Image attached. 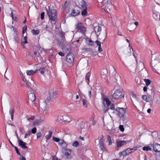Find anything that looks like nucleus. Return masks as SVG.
<instances>
[{
  "label": "nucleus",
  "mask_w": 160,
  "mask_h": 160,
  "mask_svg": "<svg viewBox=\"0 0 160 160\" xmlns=\"http://www.w3.org/2000/svg\"><path fill=\"white\" fill-rule=\"evenodd\" d=\"M102 4V8L105 11L110 10L112 6L111 0H97Z\"/></svg>",
  "instance_id": "1"
},
{
  "label": "nucleus",
  "mask_w": 160,
  "mask_h": 160,
  "mask_svg": "<svg viewBox=\"0 0 160 160\" xmlns=\"http://www.w3.org/2000/svg\"><path fill=\"white\" fill-rule=\"evenodd\" d=\"M124 94L120 90H118L115 91L112 95L110 97V98L112 102L120 99L122 98H124Z\"/></svg>",
  "instance_id": "2"
},
{
  "label": "nucleus",
  "mask_w": 160,
  "mask_h": 160,
  "mask_svg": "<svg viewBox=\"0 0 160 160\" xmlns=\"http://www.w3.org/2000/svg\"><path fill=\"white\" fill-rule=\"evenodd\" d=\"M48 15L49 16V20L51 21L52 24H55L56 23V19L57 18V11L55 9H52L50 11L47 10Z\"/></svg>",
  "instance_id": "3"
},
{
  "label": "nucleus",
  "mask_w": 160,
  "mask_h": 160,
  "mask_svg": "<svg viewBox=\"0 0 160 160\" xmlns=\"http://www.w3.org/2000/svg\"><path fill=\"white\" fill-rule=\"evenodd\" d=\"M151 65L153 67L154 72L160 74V61L158 59L152 61Z\"/></svg>",
  "instance_id": "4"
},
{
  "label": "nucleus",
  "mask_w": 160,
  "mask_h": 160,
  "mask_svg": "<svg viewBox=\"0 0 160 160\" xmlns=\"http://www.w3.org/2000/svg\"><path fill=\"white\" fill-rule=\"evenodd\" d=\"M115 111L117 112V115L120 118L124 116L126 112L125 109L119 107L115 109Z\"/></svg>",
  "instance_id": "5"
},
{
  "label": "nucleus",
  "mask_w": 160,
  "mask_h": 160,
  "mask_svg": "<svg viewBox=\"0 0 160 160\" xmlns=\"http://www.w3.org/2000/svg\"><path fill=\"white\" fill-rule=\"evenodd\" d=\"M74 57V55L72 53L68 54L66 56V60L71 65V64H72L73 62Z\"/></svg>",
  "instance_id": "6"
},
{
  "label": "nucleus",
  "mask_w": 160,
  "mask_h": 160,
  "mask_svg": "<svg viewBox=\"0 0 160 160\" xmlns=\"http://www.w3.org/2000/svg\"><path fill=\"white\" fill-rule=\"evenodd\" d=\"M77 5L81 9L87 8V4L83 0H78Z\"/></svg>",
  "instance_id": "7"
},
{
  "label": "nucleus",
  "mask_w": 160,
  "mask_h": 160,
  "mask_svg": "<svg viewBox=\"0 0 160 160\" xmlns=\"http://www.w3.org/2000/svg\"><path fill=\"white\" fill-rule=\"evenodd\" d=\"M76 28L78 31L82 32V33H84L86 32V28L81 22L78 23L76 25Z\"/></svg>",
  "instance_id": "8"
},
{
  "label": "nucleus",
  "mask_w": 160,
  "mask_h": 160,
  "mask_svg": "<svg viewBox=\"0 0 160 160\" xmlns=\"http://www.w3.org/2000/svg\"><path fill=\"white\" fill-rule=\"evenodd\" d=\"M97 140L98 141L99 147L103 151H105L106 150V149L104 145V140L103 138H100L96 139L95 142Z\"/></svg>",
  "instance_id": "9"
},
{
  "label": "nucleus",
  "mask_w": 160,
  "mask_h": 160,
  "mask_svg": "<svg viewBox=\"0 0 160 160\" xmlns=\"http://www.w3.org/2000/svg\"><path fill=\"white\" fill-rule=\"evenodd\" d=\"M39 107L43 112L46 110L47 108V103L45 101H43L42 102H40Z\"/></svg>",
  "instance_id": "10"
},
{
  "label": "nucleus",
  "mask_w": 160,
  "mask_h": 160,
  "mask_svg": "<svg viewBox=\"0 0 160 160\" xmlns=\"http://www.w3.org/2000/svg\"><path fill=\"white\" fill-rule=\"evenodd\" d=\"M153 97V95H144L142 96V99L143 100L145 101L146 102H149L150 101L152 100Z\"/></svg>",
  "instance_id": "11"
},
{
  "label": "nucleus",
  "mask_w": 160,
  "mask_h": 160,
  "mask_svg": "<svg viewBox=\"0 0 160 160\" xmlns=\"http://www.w3.org/2000/svg\"><path fill=\"white\" fill-rule=\"evenodd\" d=\"M131 140L127 141H120L117 143V147H120L123 145H126V144L129 143Z\"/></svg>",
  "instance_id": "12"
},
{
  "label": "nucleus",
  "mask_w": 160,
  "mask_h": 160,
  "mask_svg": "<svg viewBox=\"0 0 160 160\" xmlns=\"http://www.w3.org/2000/svg\"><path fill=\"white\" fill-rule=\"evenodd\" d=\"M153 150L156 152H160V144L157 143H153L152 144Z\"/></svg>",
  "instance_id": "13"
},
{
  "label": "nucleus",
  "mask_w": 160,
  "mask_h": 160,
  "mask_svg": "<svg viewBox=\"0 0 160 160\" xmlns=\"http://www.w3.org/2000/svg\"><path fill=\"white\" fill-rule=\"evenodd\" d=\"M40 69H37L35 70H27L26 71V73L27 75L28 76H32L35 73L37 72L40 70Z\"/></svg>",
  "instance_id": "14"
},
{
  "label": "nucleus",
  "mask_w": 160,
  "mask_h": 160,
  "mask_svg": "<svg viewBox=\"0 0 160 160\" xmlns=\"http://www.w3.org/2000/svg\"><path fill=\"white\" fill-rule=\"evenodd\" d=\"M18 144L19 146L22 147V148H27L28 149V148L26 146V143L23 142L21 139L18 140Z\"/></svg>",
  "instance_id": "15"
},
{
  "label": "nucleus",
  "mask_w": 160,
  "mask_h": 160,
  "mask_svg": "<svg viewBox=\"0 0 160 160\" xmlns=\"http://www.w3.org/2000/svg\"><path fill=\"white\" fill-rule=\"evenodd\" d=\"M71 150L69 149H65L64 152H63L64 153L65 155L68 158H71V156L70 154L71 153Z\"/></svg>",
  "instance_id": "16"
},
{
  "label": "nucleus",
  "mask_w": 160,
  "mask_h": 160,
  "mask_svg": "<svg viewBox=\"0 0 160 160\" xmlns=\"http://www.w3.org/2000/svg\"><path fill=\"white\" fill-rule=\"evenodd\" d=\"M28 99L31 101L34 102L36 99V96L34 93L31 92L28 95Z\"/></svg>",
  "instance_id": "17"
},
{
  "label": "nucleus",
  "mask_w": 160,
  "mask_h": 160,
  "mask_svg": "<svg viewBox=\"0 0 160 160\" xmlns=\"http://www.w3.org/2000/svg\"><path fill=\"white\" fill-rule=\"evenodd\" d=\"M80 14L79 11L76 9H72L71 13V15L72 16H76Z\"/></svg>",
  "instance_id": "18"
},
{
  "label": "nucleus",
  "mask_w": 160,
  "mask_h": 160,
  "mask_svg": "<svg viewBox=\"0 0 160 160\" xmlns=\"http://www.w3.org/2000/svg\"><path fill=\"white\" fill-rule=\"evenodd\" d=\"M43 120L41 119L36 120L33 123L34 126H37L40 124V123Z\"/></svg>",
  "instance_id": "19"
},
{
  "label": "nucleus",
  "mask_w": 160,
  "mask_h": 160,
  "mask_svg": "<svg viewBox=\"0 0 160 160\" xmlns=\"http://www.w3.org/2000/svg\"><path fill=\"white\" fill-rule=\"evenodd\" d=\"M86 41L88 45L90 46L93 45L94 42L89 38H86Z\"/></svg>",
  "instance_id": "20"
},
{
  "label": "nucleus",
  "mask_w": 160,
  "mask_h": 160,
  "mask_svg": "<svg viewBox=\"0 0 160 160\" xmlns=\"http://www.w3.org/2000/svg\"><path fill=\"white\" fill-rule=\"evenodd\" d=\"M91 75L90 72H89L87 73L85 76V79L88 85H89V78Z\"/></svg>",
  "instance_id": "21"
},
{
  "label": "nucleus",
  "mask_w": 160,
  "mask_h": 160,
  "mask_svg": "<svg viewBox=\"0 0 160 160\" xmlns=\"http://www.w3.org/2000/svg\"><path fill=\"white\" fill-rule=\"evenodd\" d=\"M14 112V108H11L9 111V113L11 115V119L12 121L13 119V114Z\"/></svg>",
  "instance_id": "22"
},
{
  "label": "nucleus",
  "mask_w": 160,
  "mask_h": 160,
  "mask_svg": "<svg viewBox=\"0 0 160 160\" xmlns=\"http://www.w3.org/2000/svg\"><path fill=\"white\" fill-rule=\"evenodd\" d=\"M103 101V102L105 103V105L109 106L111 103L108 98H104Z\"/></svg>",
  "instance_id": "23"
},
{
  "label": "nucleus",
  "mask_w": 160,
  "mask_h": 160,
  "mask_svg": "<svg viewBox=\"0 0 160 160\" xmlns=\"http://www.w3.org/2000/svg\"><path fill=\"white\" fill-rule=\"evenodd\" d=\"M63 49L66 52H70L71 50V48L70 47V45L68 46V45H67V46H66L64 47L63 46Z\"/></svg>",
  "instance_id": "24"
},
{
  "label": "nucleus",
  "mask_w": 160,
  "mask_h": 160,
  "mask_svg": "<svg viewBox=\"0 0 160 160\" xmlns=\"http://www.w3.org/2000/svg\"><path fill=\"white\" fill-rule=\"evenodd\" d=\"M32 83L31 82H30L28 81H26V84L27 86L31 89L33 88V84H34V82L33 81H32Z\"/></svg>",
  "instance_id": "25"
},
{
  "label": "nucleus",
  "mask_w": 160,
  "mask_h": 160,
  "mask_svg": "<svg viewBox=\"0 0 160 160\" xmlns=\"http://www.w3.org/2000/svg\"><path fill=\"white\" fill-rule=\"evenodd\" d=\"M52 131H49L48 132V134L45 136V138L47 140H48L50 139L52 137Z\"/></svg>",
  "instance_id": "26"
},
{
  "label": "nucleus",
  "mask_w": 160,
  "mask_h": 160,
  "mask_svg": "<svg viewBox=\"0 0 160 160\" xmlns=\"http://www.w3.org/2000/svg\"><path fill=\"white\" fill-rule=\"evenodd\" d=\"M31 32L32 33L33 35H38L39 33V30L38 29L36 30L33 29L32 30Z\"/></svg>",
  "instance_id": "27"
},
{
  "label": "nucleus",
  "mask_w": 160,
  "mask_h": 160,
  "mask_svg": "<svg viewBox=\"0 0 160 160\" xmlns=\"http://www.w3.org/2000/svg\"><path fill=\"white\" fill-rule=\"evenodd\" d=\"M64 39H65L62 38L61 41H58V44L61 45L62 47L65 45Z\"/></svg>",
  "instance_id": "28"
},
{
  "label": "nucleus",
  "mask_w": 160,
  "mask_h": 160,
  "mask_svg": "<svg viewBox=\"0 0 160 160\" xmlns=\"http://www.w3.org/2000/svg\"><path fill=\"white\" fill-rule=\"evenodd\" d=\"M33 54L34 56V58L35 59L36 58H40V55L37 51H34L33 52Z\"/></svg>",
  "instance_id": "29"
},
{
  "label": "nucleus",
  "mask_w": 160,
  "mask_h": 160,
  "mask_svg": "<svg viewBox=\"0 0 160 160\" xmlns=\"http://www.w3.org/2000/svg\"><path fill=\"white\" fill-rule=\"evenodd\" d=\"M152 148L149 146H144L143 148V150L144 151H151Z\"/></svg>",
  "instance_id": "30"
},
{
  "label": "nucleus",
  "mask_w": 160,
  "mask_h": 160,
  "mask_svg": "<svg viewBox=\"0 0 160 160\" xmlns=\"http://www.w3.org/2000/svg\"><path fill=\"white\" fill-rule=\"evenodd\" d=\"M144 80L145 82V83H146V85L147 86L149 85L151 83V81L149 79H145Z\"/></svg>",
  "instance_id": "31"
},
{
  "label": "nucleus",
  "mask_w": 160,
  "mask_h": 160,
  "mask_svg": "<svg viewBox=\"0 0 160 160\" xmlns=\"http://www.w3.org/2000/svg\"><path fill=\"white\" fill-rule=\"evenodd\" d=\"M103 104H104V108L103 109V110H104V112H107L108 111V110L109 109V106L105 105V103L103 102Z\"/></svg>",
  "instance_id": "32"
},
{
  "label": "nucleus",
  "mask_w": 160,
  "mask_h": 160,
  "mask_svg": "<svg viewBox=\"0 0 160 160\" xmlns=\"http://www.w3.org/2000/svg\"><path fill=\"white\" fill-rule=\"evenodd\" d=\"M126 152V151L125 150H123L122 152H119V155H122L123 156H126L127 155H128Z\"/></svg>",
  "instance_id": "33"
},
{
  "label": "nucleus",
  "mask_w": 160,
  "mask_h": 160,
  "mask_svg": "<svg viewBox=\"0 0 160 160\" xmlns=\"http://www.w3.org/2000/svg\"><path fill=\"white\" fill-rule=\"evenodd\" d=\"M97 29V30H95V33L98 32H100L101 30V27H100L99 25H98L97 26H96L95 27V29Z\"/></svg>",
  "instance_id": "34"
},
{
  "label": "nucleus",
  "mask_w": 160,
  "mask_h": 160,
  "mask_svg": "<svg viewBox=\"0 0 160 160\" xmlns=\"http://www.w3.org/2000/svg\"><path fill=\"white\" fill-rule=\"evenodd\" d=\"M82 102L83 103V107L87 108V100L85 99H83L82 100Z\"/></svg>",
  "instance_id": "35"
},
{
  "label": "nucleus",
  "mask_w": 160,
  "mask_h": 160,
  "mask_svg": "<svg viewBox=\"0 0 160 160\" xmlns=\"http://www.w3.org/2000/svg\"><path fill=\"white\" fill-rule=\"evenodd\" d=\"M27 36H25L24 37V38L22 40V44H25L28 43L27 42Z\"/></svg>",
  "instance_id": "36"
},
{
  "label": "nucleus",
  "mask_w": 160,
  "mask_h": 160,
  "mask_svg": "<svg viewBox=\"0 0 160 160\" xmlns=\"http://www.w3.org/2000/svg\"><path fill=\"white\" fill-rule=\"evenodd\" d=\"M40 69V70L41 69V71H40V73L41 74H43L45 71H46L47 70V69L45 68H40L39 69Z\"/></svg>",
  "instance_id": "37"
},
{
  "label": "nucleus",
  "mask_w": 160,
  "mask_h": 160,
  "mask_svg": "<svg viewBox=\"0 0 160 160\" xmlns=\"http://www.w3.org/2000/svg\"><path fill=\"white\" fill-rule=\"evenodd\" d=\"M83 10L81 12V14L82 16L85 15L87 13V8H83L82 9Z\"/></svg>",
  "instance_id": "38"
},
{
  "label": "nucleus",
  "mask_w": 160,
  "mask_h": 160,
  "mask_svg": "<svg viewBox=\"0 0 160 160\" xmlns=\"http://www.w3.org/2000/svg\"><path fill=\"white\" fill-rule=\"evenodd\" d=\"M72 145L73 146L78 147L79 146V143L77 141L74 142L72 144Z\"/></svg>",
  "instance_id": "39"
},
{
  "label": "nucleus",
  "mask_w": 160,
  "mask_h": 160,
  "mask_svg": "<svg viewBox=\"0 0 160 160\" xmlns=\"http://www.w3.org/2000/svg\"><path fill=\"white\" fill-rule=\"evenodd\" d=\"M65 32H60V36L62 38L65 39Z\"/></svg>",
  "instance_id": "40"
},
{
  "label": "nucleus",
  "mask_w": 160,
  "mask_h": 160,
  "mask_svg": "<svg viewBox=\"0 0 160 160\" xmlns=\"http://www.w3.org/2000/svg\"><path fill=\"white\" fill-rule=\"evenodd\" d=\"M27 29V26L26 25H25L22 28V33L23 34H24V33L26 32Z\"/></svg>",
  "instance_id": "41"
},
{
  "label": "nucleus",
  "mask_w": 160,
  "mask_h": 160,
  "mask_svg": "<svg viewBox=\"0 0 160 160\" xmlns=\"http://www.w3.org/2000/svg\"><path fill=\"white\" fill-rule=\"evenodd\" d=\"M126 152L127 154V155H128L129 154L131 153V149L130 148H128L126 149Z\"/></svg>",
  "instance_id": "42"
},
{
  "label": "nucleus",
  "mask_w": 160,
  "mask_h": 160,
  "mask_svg": "<svg viewBox=\"0 0 160 160\" xmlns=\"http://www.w3.org/2000/svg\"><path fill=\"white\" fill-rule=\"evenodd\" d=\"M53 140L56 142H58L60 141V139L59 138L55 137L54 136L53 137Z\"/></svg>",
  "instance_id": "43"
},
{
  "label": "nucleus",
  "mask_w": 160,
  "mask_h": 160,
  "mask_svg": "<svg viewBox=\"0 0 160 160\" xmlns=\"http://www.w3.org/2000/svg\"><path fill=\"white\" fill-rule=\"evenodd\" d=\"M62 7H63V8H64L65 9L67 8H68V3H67V1H66L65 2L64 4L62 5Z\"/></svg>",
  "instance_id": "44"
},
{
  "label": "nucleus",
  "mask_w": 160,
  "mask_h": 160,
  "mask_svg": "<svg viewBox=\"0 0 160 160\" xmlns=\"http://www.w3.org/2000/svg\"><path fill=\"white\" fill-rule=\"evenodd\" d=\"M37 131V128L36 127H34L31 130V132L33 134L35 133Z\"/></svg>",
  "instance_id": "45"
},
{
  "label": "nucleus",
  "mask_w": 160,
  "mask_h": 160,
  "mask_svg": "<svg viewBox=\"0 0 160 160\" xmlns=\"http://www.w3.org/2000/svg\"><path fill=\"white\" fill-rule=\"evenodd\" d=\"M62 148L63 149H66V148L67 147V144L66 142H65L61 146Z\"/></svg>",
  "instance_id": "46"
},
{
  "label": "nucleus",
  "mask_w": 160,
  "mask_h": 160,
  "mask_svg": "<svg viewBox=\"0 0 160 160\" xmlns=\"http://www.w3.org/2000/svg\"><path fill=\"white\" fill-rule=\"evenodd\" d=\"M107 139L109 142V145H110L111 144L112 142H111V137L109 135H108L107 136Z\"/></svg>",
  "instance_id": "47"
},
{
  "label": "nucleus",
  "mask_w": 160,
  "mask_h": 160,
  "mask_svg": "<svg viewBox=\"0 0 160 160\" xmlns=\"http://www.w3.org/2000/svg\"><path fill=\"white\" fill-rule=\"evenodd\" d=\"M42 133L41 132H39L37 133V138H40L42 136Z\"/></svg>",
  "instance_id": "48"
},
{
  "label": "nucleus",
  "mask_w": 160,
  "mask_h": 160,
  "mask_svg": "<svg viewBox=\"0 0 160 160\" xmlns=\"http://www.w3.org/2000/svg\"><path fill=\"white\" fill-rule=\"evenodd\" d=\"M119 128L121 131L123 132L124 131V128L123 125H120L119 126Z\"/></svg>",
  "instance_id": "49"
},
{
  "label": "nucleus",
  "mask_w": 160,
  "mask_h": 160,
  "mask_svg": "<svg viewBox=\"0 0 160 160\" xmlns=\"http://www.w3.org/2000/svg\"><path fill=\"white\" fill-rule=\"evenodd\" d=\"M95 42L97 44V46H101V43L98 40H96L95 41Z\"/></svg>",
  "instance_id": "50"
},
{
  "label": "nucleus",
  "mask_w": 160,
  "mask_h": 160,
  "mask_svg": "<svg viewBox=\"0 0 160 160\" xmlns=\"http://www.w3.org/2000/svg\"><path fill=\"white\" fill-rule=\"evenodd\" d=\"M58 144L61 146L64 143V142H65L62 140H60Z\"/></svg>",
  "instance_id": "51"
},
{
  "label": "nucleus",
  "mask_w": 160,
  "mask_h": 160,
  "mask_svg": "<svg viewBox=\"0 0 160 160\" xmlns=\"http://www.w3.org/2000/svg\"><path fill=\"white\" fill-rule=\"evenodd\" d=\"M34 118L35 117L34 116H32L30 118H28V117H27V118L28 121H29L30 120H33Z\"/></svg>",
  "instance_id": "52"
},
{
  "label": "nucleus",
  "mask_w": 160,
  "mask_h": 160,
  "mask_svg": "<svg viewBox=\"0 0 160 160\" xmlns=\"http://www.w3.org/2000/svg\"><path fill=\"white\" fill-rule=\"evenodd\" d=\"M44 12H43L41 13V18L42 20L44 19Z\"/></svg>",
  "instance_id": "53"
},
{
  "label": "nucleus",
  "mask_w": 160,
  "mask_h": 160,
  "mask_svg": "<svg viewBox=\"0 0 160 160\" xmlns=\"http://www.w3.org/2000/svg\"><path fill=\"white\" fill-rule=\"evenodd\" d=\"M110 109L112 110H114L115 109L114 105L113 104H112L110 106Z\"/></svg>",
  "instance_id": "54"
},
{
  "label": "nucleus",
  "mask_w": 160,
  "mask_h": 160,
  "mask_svg": "<svg viewBox=\"0 0 160 160\" xmlns=\"http://www.w3.org/2000/svg\"><path fill=\"white\" fill-rule=\"evenodd\" d=\"M20 156V160H26L25 158L21 155Z\"/></svg>",
  "instance_id": "55"
},
{
  "label": "nucleus",
  "mask_w": 160,
  "mask_h": 160,
  "mask_svg": "<svg viewBox=\"0 0 160 160\" xmlns=\"http://www.w3.org/2000/svg\"><path fill=\"white\" fill-rule=\"evenodd\" d=\"M139 65H141L142 67L141 69H142L143 67H144V64L142 62H140L139 63Z\"/></svg>",
  "instance_id": "56"
},
{
  "label": "nucleus",
  "mask_w": 160,
  "mask_h": 160,
  "mask_svg": "<svg viewBox=\"0 0 160 160\" xmlns=\"http://www.w3.org/2000/svg\"><path fill=\"white\" fill-rule=\"evenodd\" d=\"M102 50L101 48V46L98 47V51L99 52H102Z\"/></svg>",
  "instance_id": "57"
},
{
  "label": "nucleus",
  "mask_w": 160,
  "mask_h": 160,
  "mask_svg": "<svg viewBox=\"0 0 160 160\" xmlns=\"http://www.w3.org/2000/svg\"><path fill=\"white\" fill-rule=\"evenodd\" d=\"M58 54L60 56H64L65 55L64 53L62 52H59Z\"/></svg>",
  "instance_id": "58"
},
{
  "label": "nucleus",
  "mask_w": 160,
  "mask_h": 160,
  "mask_svg": "<svg viewBox=\"0 0 160 160\" xmlns=\"http://www.w3.org/2000/svg\"><path fill=\"white\" fill-rule=\"evenodd\" d=\"M132 95L133 98H137L136 95L134 93V92H132Z\"/></svg>",
  "instance_id": "59"
},
{
  "label": "nucleus",
  "mask_w": 160,
  "mask_h": 160,
  "mask_svg": "<svg viewBox=\"0 0 160 160\" xmlns=\"http://www.w3.org/2000/svg\"><path fill=\"white\" fill-rule=\"evenodd\" d=\"M17 154H18L19 155H21V153L20 152H19V151L18 149H16L15 150Z\"/></svg>",
  "instance_id": "60"
},
{
  "label": "nucleus",
  "mask_w": 160,
  "mask_h": 160,
  "mask_svg": "<svg viewBox=\"0 0 160 160\" xmlns=\"http://www.w3.org/2000/svg\"><path fill=\"white\" fill-rule=\"evenodd\" d=\"M26 135H27L28 136H29L31 135V132L30 131H29L28 132V133H26L25 134Z\"/></svg>",
  "instance_id": "61"
},
{
  "label": "nucleus",
  "mask_w": 160,
  "mask_h": 160,
  "mask_svg": "<svg viewBox=\"0 0 160 160\" xmlns=\"http://www.w3.org/2000/svg\"><path fill=\"white\" fill-rule=\"evenodd\" d=\"M147 89H148L145 86L143 88V90L144 92H146L147 90Z\"/></svg>",
  "instance_id": "62"
},
{
  "label": "nucleus",
  "mask_w": 160,
  "mask_h": 160,
  "mask_svg": "<svg viewBox=\"0 0 160 160\" xmlns=\"http://www.w3.org/2000/svg\"><path fill=\"white\" fill-rule=\"evenodd\" d=\"M52 94L53 96H56L57 94V93L56 92L53 91Z\"/></svg>",
  "instance_id": "63"
},
{
  "label": "nucleus",
  "mask_w": 160,
  "mask_h": 160,
  "mask_svg": "<svg viewBox=\"0 0 160 160\" xmlns=\"http://www.w3.org/2000/svg\"><path fill=\"white\" fill-rule=\"evenodd\" d=\"M52 160H58V158L55 156H53Z\"/></svg>",
  "instance_id": "64"
}]
</instances>
